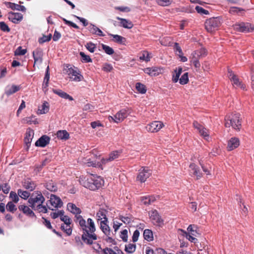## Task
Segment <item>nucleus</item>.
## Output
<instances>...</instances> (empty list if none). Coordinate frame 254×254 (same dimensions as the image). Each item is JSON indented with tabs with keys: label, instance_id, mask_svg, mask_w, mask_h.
Returning a JSON list of instances; mask_svg holds the SVG:
<instances>
[{
	"label": "nucleus",
	"instance_id": "1",
	"mask_svg": "<svg viewBox=\"0 0 254 254\" xmlns=\"http://www.w3.org/2000/svg\"><path fill=\"white\" fill-rule=\"evenodd\" d=\"M75 223H78L79 228L82 232L81 239L87 245H92L94 240H96L97 236L95 233L96 227L94 221L90 218L85 221L82 216L76 217Z\"/></svg>",
	"mask_w": 254,
	"mask_h": 254
},
{
	"label": "nucleus",
	"instance_id": "2",
	"mask_svg": "<svg viewBox=\"0 0 254 254\" xmlns=\"http://www.w3.org/2000/svg\"><path fill=\"white\" fill-rule=\"evenodd\" d=\"M45 200L42 193L40 191H36L30 196L28 202L30 204L29 206L34 210H37L39 212L47 213V207L43 205Z\"/></svg>",
	"mask_w": 254,
	"mask_h": 254
},
{
	"label": "nucleus",
	"instance_id": "3",
	"mask_svg": "<svg viewBox=\"0 0 254 254\" xmlns=\"http://www.w3.org/2000/svg\"><path fill=\"white\" fill-rule=\"evenodd\" d=\"M225 126L226 127H232L235 130L240 131L242 127V118L239 113H232L225 118Z\"/></svg>",
	"mask_w": 254,
	"mask_h": 254
},
{
	"label": "nucleus",
	"instance_id": "4",
	"mask_svg": "<svg viewBox=\"0 0 254 254\" xmlns=\"http://www.w3.org/2000/svg\"><path fill=\"white\" fill-rule=\"evenodd\" d=\"M104 184V180L96 175H90L84 182L83 186L92 190H95L101 188Z\"/></svg>",
	"mask_w": 254,
	"mask_h": 254
},
{
	"label": "nucleus",
	"instance_id": "5",
	"mask_svg": "<svg viewBox=\"0 0 254 254\" xmlns=\"http://www.w3.org/2000/svg\"><path fill=\"white\" fill-rule=\"evenodd\" d=\"M64 70L71 81L79 82L83 79V76L81 75L78 67L66 64L65 65Z\"/></svg>",
	"mask_w": 254,
	"mask_h": 254
},
{
	"label": "nucleus",
	"instance_id": "6",
	"mask_svg": "<svg viewBox=\"0 0 254 254\" xmlns=\"http://www.w3.org/2000/svg\"><path fill=\"white\" fill-rule=\"evenodd\" d=\"M63 202L61 198L54 194H51L50 199L46 202L47 208L52 210L60 208L63 206Z\"/></svg>",
	"mask_w": 254,
	"mask_h": 254
},
{
	"label": "nucleus",
	"instance_id": "7",
	"mask_svg": "<svg viewBox=\"0 0 254 254\" xmlns=\"http://www.w3.org/2000/svg\"><path fill=\"white\" fill-rule=\"evenodd\" d=\"M220 24V20L218 18L212 17L206 20L205 27L208 32H212L217 30Z\"/></svg>",
	"mask_w": 254,
	"mask_h": 254
},
{
	"label": "nucleus",
	"instance_id": "8",
	"mask_svg": "<svg viewBox=\"0 0 254 254\" xmlns=\"http://www.w3.org/2000/svg\"><path fill=\"white\" fill-rule=\"evenodd\" d=\"M151 173V170L148 169V167H141L138 171V174L136 177V181L140 183H144L150 176Z\"/></svg>",
	"mask_w": 254,
	"mask_h": 254
},
{
	"label": "nucleus",
	"instance_id": "9",
	"mask_svg": "<svg viewBox=\"0 0 254 254\" xmlns=\"http://www.w3.org/2000/svg\"><path fill=\"white\" fill-rule=\"evenodd\" d=\"M234 29L239 32H251L254 31V27L250 23H241L234 25Z\"/></svg>",
	"mask_w": 254,
	"mask_h": 254
},
{
	"label": "nucleus",
	"instance_id": "10",
	"mask_svg": "<svg viewBox=\"0 0 254 254\" xmlns=\"http://www.w3.org/2000/svg\"><path fill=\"white\" fill-rule=\"evenodd\" d=\"M164 127V124L160 121H154L148 124L146 129L148 132H156Z\"/></svg>",
	"mask_w": 254,
	"mask_h": 254
},
{
	"label": "nucleus",
	"instance_id": "11",
	"mask_svg": "<svg viewBox=\"0 0 254 254\" xmlns=\"http://www.w3.org/2000/svg\"><path fill=\"white\" fill-rule=\"evenodd\" d=\"M150 218L154 225L160 226L163 224V220L156 210L151 211Z\"/></svg>",
	"mask_w": 254,
	"mask_h": 254
},
{
	"label": "nucleus",
	"instance_id": "12",
	"mask_svg": "<svg viewBox=\"0 0 254 254\" xmlns=\"http://www.w3.org/2000/svg\"><path fill=\"white\" fill-rule=\"evenodd\" d=\"M8 19L14 23H18L23 19V15L20 13L9 12L8 13Z\"/></svg>",
	"mask_w": 254,
	"mask_h": 254
},
{
	"label": "nucleus",
	"instance_id": "13",
	"mask_svg": "<svg viewBox=\"0 0 254 254\" xmlns=\"http://www.w3.org/2000/svg\"><path fill=\"white\" fill-rule=\"evenodd\" d=\"M190 172L192 175L196 177L197 180L199 179L202 177V173L199 167L194 163H191L190 165Z\"/></svg>",
	"mask_w": 254,
	"mask_h": 254
},
{
	"label": "nucleus",
	"instance_id": "14",
	"mask_svg": "<svg viewBox=\"0 0 254 254\" xmlns=\"http://www.w3.org/2000/svg\"><path fill=\"white\" fill-rule=\"evenodd\" d=\"M127 115L128 113L127 110L125 109H122L115 115V123H119L122 122L127 117Z\"/></svg>",
	"mask_w": 254,
	"mask_h": 254
},
{
	"label": "nucleus",
	"instance_id": "15",
	"mask_svg": "<svg viewBox=\"0 0 254 254\" xmlns=\"http://www.w3.org/2000/svg\"><path fill=\"white\" fill-rule=\"evenodd\" d=\"M67 209L72 213L75 214L74 221L76 220V217L82 216L80 215L81 213V209L77 207L74 204L68 203L67 205Z\"/></svg>",
	"mask_w": 254,
	"mask_h": 254
},
{
	"label": "nucleus",
	"instance_id": "16",
	"mask_svg": "<svg viewBox=\"0 0 254 254\" xmlns=\"http://www.w3.org/2000/svg\"><path fill=\"white\" fill-rule=\"evenodd\" d=\"M240 145V140L239 138L234 137H232L228 142L227 150L232 151L237 148Z\"/></svg>",
	"mask_w": 254,
	"mask_h": 254
},
{
	"label": "nucleus",
	"instance_id": "17",
	"mask_svg": "<svg viewBox=\"0 0 254 254\" xmlns=\"http://www.w3.org/2000/svg\"><path fill=\"white\" fill-rule=\"evenodd\" d=\"M50 141V137L46 135H43L35 142V145L36 146L44 147L49 143Z\"/></svg>",
	"mask_w": 254,
	"mask_h": 254
},
{
	"label": "nucleus",
	"instance_id": "18",
	"mask_svg": "<svg viewBox=\"0 0 254 254\" xmlns=\"http://www.w3.org/2000/svg\"><path fill=\"white\" fill-rule=\"evenodd\" d=\"M22 184L23 188L30 191L33 190L36 187V185L34 182L32 181L29 178L24 180L22 182Z\"/></svg>",
	"mask_w": 254,
	"mask_h": 254
},
{
	"label": "nucleus",
	"instance_id": "19",
	"mask_svg": "<svg viewBox=\"0 0 254 254\" xmlns=\"http://www.w3.org/2000/svg\"><path fill=\"white\" fill-rule=\"evenodd\" d=\"M121 154V152L119 151H114L110 153L109 157L106 158H102L101 159V162L103 164H106L107 162L112 161L115 159L119 158Z\"/></svg>",
	"mask_w": 254,
	"mask_h": 254
},
{
	"label": "nucleus",
	"instance_id": "20",
	"mask_svg": "<svg viewBox=\"0 0 254 254\" xmlns=\"http://www.w3.org/2000/svg\"><path fill=\"white\" fill-rule=\"evenodd\" d=\"M34 134V130L30 128H28L26 132V135L24 137V140L27 148L30 145L31 142L32 140Z\"/></svg>",
	"mask_w": 254,
	"mask_h": 254
},
{
	"label": "nucleus",
	"instance_id": "21",
	"mask_svg": "<svg viewBox=\"0 0 254 254\" xmlns=\"http://www.w3.org/2000/svg\"><path fill=\"white\" fill-rule=\"evenodd\" d=\"M200 58L195 51H193L190 55V62L193 64L195 68H199L200 67V64L199 62V59Z\"/></svg>",
	"mask_w": 254,
	"mask_h": 254
},
{
	"label": "nucleus",
	"instance_id": "22",
	"mask_svg": "<svg viewBox=\"0 0 254 254\" xmlns=\"http://www.w3.org/2000/svg\"><path fill=\"white\" fill-rule=\"evenodd\" d=\"M116 18L120 21L119 24L120 26L123 27L124 28L127 29H131L133 26L132 22L129 20L119 17H117Z\"/></svg>",
	"mask_w": 254,
	"mask_h": 254
},
{
	"label": "nucleus",
	"instance_id": "23",
	"mask_svg": "<svg viewBox=\"0 0 254 254\" xmlns=\"http://www.w3.org/2000/svg\"><path fill=\"white\" fill-rule=\"evenodd\" d=\"M18 209L20 211L23 212V213L27 216L30 217H35V215L33 211L27 206L25 205H20L18 206Z\"/></svg>",
	"mask_w": 254,
	"mask_h": 254
},
{
	"label": "nucleus",
	"instance_id": "24",
	"mask_svg": "<svg viewBox=\"0 0 254 254\" xmlns=\"http://www.w3.org/2000/svg\"><path fill=\"white\" fill-rule=\"evenodd\" d=\"M88 29L90 32L92 34L103 37L105 36L102 30L93 24L90 23Z\"/></svg>",
	"mask_w": 254,
	"mask_h": 254
},
{
	"label": "nucleus",
	"instance_id": "25",
	"mask_svg": "<svg viewBox=\"0 0 254 254\" xmlns=\"http://www.w3.org/2000/svg\"><path fill=\"white\" fill-rule=\"evenodd\" d=\"M107 213L108 211L107 210L104 208H100L96 214L98 220H101V221H108Z\"/></svg>",
	"mask_w": 254,
	"mask_h": 254
},
{
	"label": "nucleus",
	"instance_id": "26",
	"mask_svg": "<svg viewBox=\"0 0 254 254\" xmlns=\"http://www.w3.org/2000/svg\"><path fill=\"white\" fill-rule=\"evenodd\" d=\"M108 221L100 222V229L105 235H112V232L111 230L107 224Z\"/></svg>",
	"mask_w": 254,
	"mask_h": 254
},
{
	"label": "nucleus",
	"instance_id": "27",
	"mask_svg": "<svg viewBox=\"0 0 254 254\" xmlns=\"http://www.w3.org/2000/svg\"><path fill=\"white\" fill-rule=\"evenodd\" d=\"M20 89L19 85H12L11 87L7 86L5 91V93L7 96H9L16 93Z\"/></svg>",
	"mask_w": 254,
	"mask_h": 254
},
{
	"label": "nucleus",
	"instance_id": "28",
	"mask_svg": "<svg viewBox=\"0 0 254 254\" xmlns=\"http://www.w3.org/2000/svg\"><path fill=\"white\" fill-rule=\"evenodd\" d=\"M49 111V105L47 102L45 101L41 106H39L37 112L38 114H44Z\"/></svg>",
	"mask_w": 254,
	"mask_h": 254
},
{
	"label": "nucleus",
	"instance_id": "29",
	"mask_svg": "<svg viewBox=\"0 0 254 254\" xmlns=\"http://www.w3.org/2000/svg\"><path fill=\"white\" fill-rule=\"evenodd\" d=\"M54 92L64 99H68L70 101L73 100V98L71 96L61 90H54Z\"/></svg>",
	"mask_w": 254,
	"mask_h": 254
},
{
	"label": "nucleus",
	"instance_id": "30",
	"mask_svg": "<svg viewBox=\"0 0 254 254\" xmlns=\"http://www.w3.org/2000/svg\"><path fill=\"white\" fill-rule=\"evenodd\" d=\"M151 56L150 54L147 51H143L140 53L139 59L140 61L148 62L150 61Z\"/></svg>",
	"mask_w": 254,
	"mask_h": 254
},
{
	"label": "nucleus",
	"instance_id": "31",
	"mask_svg": "<svg viewBox=\"0 0 254 254\" xmlns=\"http://www.w3.org/2000/svg\"><path fill=\"white\" fill-rule=\"evenodd\" d=\"M182 71L183 69L181 67H178V68H176L174 70V73H175V74L174 73L172 77V81L176 83L178 82L179 79V77L182 72Z\"/></svg>",
	"mask_w": 254,
	"mask_h": 254
},
{
	"label": "nucleus",
	"instance_id": "32",
	"mask_svg": "<svg viewBox=\"0 0 254 254\" xmlns=\"http://www.w3.org/2000/svg\"><path fill=\"white\" fill-rule=\"evenodd\" d=\"M234 78L231 81L233 84L243 90H246V85L241 81L237 76H233Z\"/></svg>",
	"mask_w": 254,
	"mask_h": 254
},
{
	"label": "nucleus",
	"instance_id": "33",
	"mask_svg": "<svg viewBox=\"0 0 254 254\" xmlns=\"http://www.w3.org/2000/svg\"><path fill=\"white\" fill-rule=\"evenodd\" d=\"M57 136L58 138L61 139H67L69 137V133L65 130L58 131Z\"/></svg>",
	"mask_w": 254,
	"mask_h": 254
},
{
	"label": "nucleus",
	"instance_id": "34",
	"mask_svg": "<svg viewBox=\"0 0 254 254\" xmlns=\"http://www.w3.org/2000/svg\"><path fill=\"white\" fill-rule=\"evenodd\" d=\"M156 200L155 196L151 195L143 197L141 199L142 202L145 205H149Z\"/></svg>",
	"mask_w": 254,
	"mask_h": 254
},
{
	"label": "nucleus",
	"instance_id": "35",
	"mask_svg": "<svg viewBox=\"0 0 254 254\" xmlns=\"http://www.w3.org/2000/svg\"><path fill=\"white\" fill-rule=\"evenodd\" d=\"M109 36L113 37V41L119 44H124L126 42V38L119 35L109 34Z\"/></svg>",
	"mask_w": 254,
	"mask_h": 254
},
{
	"label": "nucleus",
	"instance_id": "36",
	"mask_svg": "<svg viewBox=\"0 0 254 254\" xmlns=\"http://www.w3.org/2000/svg\"><path fill=\"white\" fill-rule=\"evenodd\" d=\"M143 237L144 239L148 242L151 241L153 240V233L152 231L149 229H145L144 231Z\"/></svg>",
	"mask_w": 254,
	"mask_h": 254
},
{
	"label": "nucleus",
	"instance_id": "37",
	"mask_svg": "<svg viewBox=\"0 0 254 254\" xmlns=\"http://www.w3.org/2000/svg\"><path fill=\"white\" fill-rule=\"evenodd\" d=\"M45 187L46 189L51 191H55L57 190V186L53 181H50L47 182Z\"/></svg>",
	"mask_w": 254,
	"mask_h": 254
},
{
	"label": "nucleus",
	"instance_id": "38",
	"mask_svg": "<svg viewBox=\"0 0 254 254\" xmlns=\"http://www.w3.org/2000/svg\"><path fill=\"white\" fill-rule=\"evenodd\" d=\"M61 228L67 236L71 235L72 230L70 224H62Z\"/></svg>",
	"mask_w": 254,
	"mask_h": 254
},
{
	"label": "nucleus",
	"instance_id": "39",
	"mask_svg": "<svg viewBox=\"0 0 254 254\" xmlns=\"http://www.w3.org/2000/svg\"><path fill=\"white\" fill-rule=\"evenodd\" d=\"M136 250V245L129 243L125 246V251L128 254H132Z\"/></svg>",
	"mask_w": 254,
	"mask_h": 254
},
{
	"label": "nucleus",
	"instance_id": "40",
	"mask_svg": "<svg viewBox=\"0 0 254 254\" xmlns=\"http://www.w3.org/2000/svg\"><path fill=\"white\" fill-rule=\"evenodd\" d=\"M135 87L137 91L140 93L144 94L146 92V88L145 86L140 82L136 83Z\"/></svg>",
	"mask_w": 254,
	"mask_h": 254
},
{
	"label": "nucleus",
	"instance_id": "41",
	"mask_svg": "<svg viewBox=\"0 0 254 254\" xmlns=\"http://www.w3.org/2000/svg\"><path fill=\"white\" fill-rule=\"evenodd\" d=\"M17 194L20 197L24 199H27L30 195V193L28 191L21 189L18 190Z\"/></svg>",
	"mask_w": 254,
	"mask_h": 254
},
{
	"label": "nucleus",
	"instance_id": "42",
	"mask_svg": "<svg viewBox=\"0 0 254 254\" xmlns=\"http://www.w3.org/2000/svg\"><path fill=\"white\" fill-rule=\"evenodd\" d=\"M50 79V72H49V67H47L46 72L45 73L44 82L43 84V87L46 88L48 86V83Z\"/></svg>",
	"mask_w": 254,
	"mask_h": 254
},
{
	"label": "nucleus",
	"instance_id": "43",
	"mask_svg": "<svg viewBox=\"0 0 254 254\" xmlns=\"http://www.w3.org/2000/svg\"><path fill=\"white\" fill-rule=\"evenodd\" d=\"M6 209L7 211L14 213L17 210L15 205L12 201H9L6 205Z\"/></svg>",
	"mask_w": 254,
	"mask_h": 254
},
{
	"label": "nucleus",
	"instance_id": "44",
	"mask_svg": "<svg viewBox=\"0 0 254 254\" xmlns=\"http://www.w3.org/2000/svg\"><path fill=\"white\" fill-rule=\"evenodd\" d=\"M151 76H158L162 73L163 69L158 67H151Z\"/></svg>",
	"mask_w": 254,
	"mask_h": 254
},
{
	"label": "nucleus",
	"instance_id": "45",
	"mask_svg": "<svg viewBox=\"0 0 254 254\" xmlns=\"http://www.w3.org/2000/svg\"><path fill=\"white\" fill-rule=\"evenodd\" d=\"M119 219L124 223L128 224L133 221L132 217L130 216H123L120 215Z\"/></svg>",
	"mask_w": 254,
	"mask_h": 254
},
{
	"label": "nucleus",
	"instance_id": "46",
	"mask_svg": "<svg viewBox=\"0 0 254 254\" xmlns=\"http://www.w3.org/2000/svg\"><path fill=\"white\" fill-rule=\"evenodd\" d=\"M189 82L188 73H185L180 78L179 82L182 85L187 84Z\"/></svg>",
	"mask_w": 254,
	"mask_h": 254
},
{
	"label": "nucleus",
	"instance_id": "47",
	"mask_svg": "<svg viewBox=\"0 0 254 254\" xmlns=\"http://www.w3.org/2000/svg\"><path fill=\"white\" fill-rule=\"evenodd\" d=\"M102 47L103 50L108 55H111L113 54L114 53V50L112 48L109 47V46H107V45L102 44Z\"/></svg>",
	"mask_w": 254,
	"mask_h": 254
},
{
	"label": "nucleus",
	"instance_id": "48",
	"mask_svg": "<svg viewBox=\"0 0 254 254\" xmlns=\"http://www.w3.org/2000/svg\"><path fill=\"white\" fill-rule=\"evenodd\" d=\"M200 135L204 138L205 140H208L209 136L208 130L206 128L204 127L203 129H201L200 131H199Z\"/></svg>",
	"mask_w": 254,
	"mask_h": 254
},
{
	"label": "nucleus",
	"instance_id": "49",
	"mask_svg": "<svg viewBox=\"0 0 254 254\" xmlns=\"http://www.w3.org/2000/svg\"><path fill=\"white\" fill-rule=\"evenodd\" d=\"M52 38V34H50L48 36L43 35L42 37L40 38L38 40V42L40 44H43L45 42H49Z\"/></svg>",
	"mask_w": 254,
	"mask_h": 254
},
{
	"label": "nucleus",
	"instance_id": "50",
	"mask_svg": "<svg viewBox=\"0 0 254 254\" xmlns=\"http://www.w3.org/2000/svg\"><path fill=\"white\" fill-rule=\"evenodd\" d=\"M79 55L82 58V61L85 63H91L92 62V59L90 57L86 55L84 52H80Z\"/></svg>",
	"mask_w": 254,
	"mask_h": 254
},
{
	"label": "nucleus",
	"instance_id": "51",
	"mask_svg": "<svg viewBox=\"0 0 254 254\" xmlns=\"http://www.w3.org/2000/svg\"><path fill=\"white\" fill-rule=\"evenodd\" d=\"M86 164L89 167H100L103 164L102 163L101 161L96 162V161H91V159H88L86 162Z\"/></svg>",
	"mask_w": 254,
	"mask_h": 254
},
{
	"label": "nucleus",
	"instance_id": "52",
	"mask_svg": "<svg viewBox=\"0 0 254 254\" xmlns=\"http://www.w3.org/2000/svg\"><path fill=\"white\" fill-rule=\"evenodd\" d=\"M86 48L91 53H94L96 48L95 44L92 42L87 43L85 45Z\"/></svg>",
	"mask_w": 254,
	"mask_h": 254
},
{
	"label": "nucleus",
	"instance_id": "53",
	"mask_svg": "<svg viewBox=\"0 0 254 254\" xmlns=\"http://www.w3.org/2000/svg\"><path fill=\"white\" fill-rule=\"evenodd\" d=\"M26 49H23L21 46H19L15 50L14 54L17 56H23L26 54Z\"/></svg>",
	"mask_w": 254,
	"mask_h": 254
},
{
	"label": "nucleus",
	"instance_id": "54",
	"mask_svg": "<svg viewBox=\"0 0 254 254\" xmlns=\"http://www.w3.org/2000/svg\"><path fill=\"white\" fill-rule=\"evenodd\" d=\"M157 3L161 6H168L171 4L173 0H156Z\"/></svg>",
	"mask_w": 254,
	"mask_h": 254
},
{
	"label": "nucleus",
	"instance_id": "55",
	"mask_svg": "<svg viewBox=\"0 0 254 254\" xmlns=\"http://www.w3.org/2000/svg\"><path fill=\"white\" fill-rule=\"evenodd\" d=\"M200 58L204 57L207 55V52L206 49L202 48L199 50L195 51Z\"/></svg>",
	"mask_w": 254,
	"mask_h": 254
},
{
	"label": "nucleus",
	"instance_id": "56",
	"mask_svg": "<svg viewBox=\"0 0 254 254\" xmlns=\"http://www.w3.org/2000/svg\"><path fill=\"white\" fill-rule=\"evenodd\" d=\"M196 11L197 12V13H200L201 14H205V15H208L209 14V11L207 10H206L202 8L201 6H196L195 8Z\"/></svg>",
	"mask_w": 254,
	"mask_h": 254
},
{
	"label": "nucleus",
	"instance_id": "57",
	"mask_svg": "<svg viewBox=\"0 0 254 254\" xmlns=\"http://www.w3.org/2000/svg\"><path fill=\"white\" fill-rule=\"evenodd\" d=\"M10 198L11 199L12 202L17 203L19 201V197L18 194L14 191H11L10 193Z\"/></svg>",
	"mask_w": 254,
	"mask_h": 254
},
{
	"label": "nucleus",
	"instance_id": "58",
	"mask_svg": "<svg viewBox=\"0 0 254 254\" xmlns=\"http://www.w3.org/2000/svg\"><path fill=\"white\" fill-rule=\"evenodd\" d=\"M4 4L7 7L10 8L12 10H17L18 9V7L19 4H16L14 3L11 2H7V1L5 2Z\"/></svg>",
	"mask_w": 254,
	"mask_h": 254
},
{
	"label": "nucleus",
	"instance_id": "59",
	"mask_svg": "<svg viewBox=\"0 0 254 254\" xmlns=\"http://www.w3.org/2000/svg\"><path fill=\"white\" fill-rule=\"evenodd\" d=\"M0 29L3 32H9L10 31V29L8 25L4 22L2 21L0 22Z\"/></svg>",
	"mask_w": 254,
	"mask_h": 254
},
{
	"label": "nucleus",
	"instance_id": "60",
	"mask_svg": "<svg viewBox=\"0 0 254 254\" xmlns=\"http://www.w3.org/2000/svg\"><path fill=\"white\" fill-rule=\"evenodd\" d=\"M62 19L63 20V21L64 22V23L65 24L67 25L68 26L72 27L75 29H79V26H77L74 23H73L69 20H67L64 18H62Z\"/></svg>",
	"mask_w": 254,
	"mask_h": 254
},
{
	"label": "nucleus",
	"instance_id": "61",
	"mask_svg": "<svg viewBox=\"0 0 254 254\" xmlns=\"http://www.w3.org/2000/svg\"><path fill=\"white\" fill-rule=\"evenodd\" d=\"M193 127L197 130L198 132L200 131L201 129H203V128L204 127L202 125L200 124L197 121L193 122Z\"/></svg>",
	"mask_w": 254,
	"mask_h": 254
},
{
	"label": "nucleus",
	"instance_id": "62",
	"mask_svg": "<svg viewBox=\"0 0 254 254\" xmlns=\"http://www.w3.org/2000/svg\"><path fill=\"white\" fill-rule=\"evenodd\" d=\"M120 237L124 242H127V231L126 229L123 230L121 232Z\"/></svg>",
	"mask_w": 254,
	"mask_h": 254
},
{
	"label": "nucleus",
	"instance_id": "63",
	"mask_svg": "<svg viewBox=\"0 0 254 254\" xmlns=\"http://www.w3.org/2000/svg\"><path fill=\"white\" fill-rule=\"evenodd\" d=\"M1 190H2L4 193L7 194L9 192L10 189V187L8 184H3L2 186H1Z\"/></svg>",
	"mask_w": 254,
	"mask_h": 254
},
{
	"label": "nucleus",
	"instance_id": "64",
	"mask_svg": "<svg viewBox=\"0 0 254 254\" xmlns=\"http://www.w3.org/2000/svg\"><path fill=\"white\" fill-rule=\"evenodd\" d=\"M61 220L64 222V224H71V219L67 215L61 216Z\"/></svg>",
	"mask_w": 254,
	"mask_h": 254
}]
</instances>
